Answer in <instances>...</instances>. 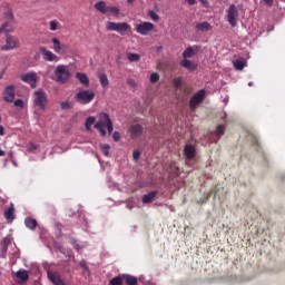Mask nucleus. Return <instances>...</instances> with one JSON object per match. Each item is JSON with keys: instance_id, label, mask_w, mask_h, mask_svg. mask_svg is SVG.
<instances>
[{"instance_id": "f257e3e1", "label": "nucleus", "mask_w": 285, "mask_h": 285, "mask_svg": "<svg viewBox=\"0 0 285 285\" xmlns=\"http://www.w3.org/2000/svg\"><path fill=\"white\" fill-rule=\"evenodd\" d=\"M94 128L96 130H99L101 137H106V128L108 131V135H112V120L110 119V116L106 112L100 114L99 120L95 124Z\"/></svg>"}, {"instance_id": "f03ea898", "label": "nucleus", "mask_w": 285, "mask_h": 285, "mask_svg": "<svg viewBox=\"0 0 285 285\" xmlns=\"http://www.w3.org/2000/svg\"><path fill=\"white\" fill-rule=\"evenodd\" d=\"M106 30L109 32H118V35H126V32H129L131 30V27L128 24V22H112L107 21L106 22Z\"/></svg>"}, {"instance_id": "7ed1b4c3", "label": "nucleus", "mask_w": 285, "mask_h": 285, "mask_svg": "<svg viewBox=\"0 0 285 285\" xmlns=\"http://www.w3.org/2000/svg\"><path fill=\"white\" fill-rule=\"evenodd\" d=\"M55 80L58 83H66L68 79H70V70L68 69V66L66 65H59L56 67L55 71Z\"/></svg>"}, {"instance_id": "20e7f679", "label": "nucleus", "mask_w": 285, "mask_h": 285, "mask_svg": "<svg viewBox=\"0 0 285 285\" xmlns=\"http://www.w3.org/2000/svg\"><path fill=\"white\" fill-rule=\"evenodd\" d=\"M94 99H95V91L90 89H81L75 96V100L78 104H81L82 106L90 104Z\"/></svg>"}, {"instance_id": "39448f33", "label": "nucleus", "mask_w": 285, "mask_h": 285, "mask_svg": "<svg viewBox=\"0 0 285 285\" xmlns=\"http://www.w3.org/2000/svg\"><path fill=\"white\" fill-rule=\"evenodd\" d=\"M33 106L38 108V110H46V106H48V96L46 91L38 90L33 94Z\"/></svg>"}, {"instance_id": "423d86ee", "label": "nucleus", "mask_w": 285, "mask_h": 285, "mask_svg": "<svg viewBox=\"0 0 285 285\" xmlns=\"http://www.w3.org/2000/svg\"><path fill=\"white\" fill-rule=\"evenodd\" d=\"M4 19H7V21L0 27V35H3V32H12V28L14 27V13H12V11H7Z\"/></svg>"}, {"instance_id": "0eeeda50", "label": "nucleus", "mask_w": 285, "mask_h": 285, "mask_svg": "<svg viewBox=\"0 0 285 285\" xmlns=\"http://www.w3.org/2000/svg\"><path fill=\"white\" fill-rule=\"evenodd\" d=\"M155 30V24L153 22H140L135 26V31L142 37H147Z\"/></svg>"}, {"instance_id": "6e6552de", "label": "nucleus", "mask_w": 285, "mask_h": 285, "mask_svg": "<svg viewBox=\"0 0 285 285\" xmlns=\"http://www.w3.org/2000/svg\"><path fill=\"white\" fill-rule=\"evenodd\" d=\"M239 18V11L235 4H230L227 10V21L232 28L237 27V19Z\"/></svg>"}, {"instance_id": "1a4fd4ad", "label": "nucleus", "mask_w": 285, "mask_h": 285, "mask_svg": "<svg viewBox=\"0 0 285 285\" xmlns=\"http://www.w3.org/2000/svg\"><path fill=\"white\" fill-rule=\"evenodd\" d=\"M206 99V90L202 89L198 92H196L189 100V108L190 110H195L202 101Z\"/></svg>"}, {"instance_id": "9d476101", "label": "nucleus", "mask_w": 285, "mask_h": 285, "mask_svg": "<svg viewBox=\"0 0 285 285\" xmlns=\"http://www.w3.org/2000/svg\"><path fill=\"white\" fill-rule=\"evenodd\" d=\"M14 48H19V38L7 36L6 43L1 47V50L8 52V50H14Z\"/></svg>"}, {"instance_id": "9b49d317", "label": "nucleus", "mask_w": 285, "mask_h": 285, "mask_svg": "<svg viewBox=\"0 0 285 285\" xmlns=\"http://www.w3.org/2000/svg\"><path fill=\"white\" fill-rule=\"evenodd\" d=\"M2 95H3V100L7 101V104H12V101H14V86L12 85L7 86Z\"/></svg>"}, {"instance_id": "f8f14e48", "label": "nucleus", "mask_w": 285, "mask_h": 285, "mask_svg": "<svg viewBox=\"0 0 285 285\" xmlns=\"http://www.w3.org/2000/svg\"><path fill=\"white\" fill-rule=\"evenodd\" d=\"M21 80L24 83H29L31 88H35L37 86V73L29 72L21 76Z\"/></svg>"}, {"instance_id": "ddd939ff", "label": "nucleus", "mask_w": 285, "mask_h": 285, "mask_svg": "<svg viewBox=\"0 0 285 285\" xmlns=\"http://www.w3.org/2000/svg\"><path fill=\"white\" fill-rule=\"evenodd\" d=\"M40 52L42 53L45 61H59L57 55H55L52 51L48 50L45 47L40 48Z\"/></svg>"}, {"instance_id": "4468645a", "label": "nucleus", "mask_w": 285, "mask_h": 285, "mask_svg": "<svg viewBox=\"0 0 285 285\" xmlns=\"http://www.w3.org/2000/svg\"><path fill=\"white\" fill-rule=\"evenodd\" d=\"M142 132H144V127L139 124L132 125L130 127V135L132 139H137L141 137Z\"/></svg>"}, {"instance_id": "2eb2a0df", "label": "nucleus", "mask_w": 285, "mask_h": 285, "mask_svg": "<svg viewBox=\"0 0 285 285\" xmlns=\"http://www.w3.org/2000/svg\"><path fill=\"white\" fill-rule=\"evenodd\" d=\"M184 155L188 161L195 159L196 150L193 145H186L184 148Z\"/></svg>"}, {"instance_id": "dca6fc26", "label": "nucleus", "mask_w": 285, "mask_h": 285, "mask_svg": "<svg viewBox=\"0 0 285 285\" xmlns=\"http://www.w3.org/2000/svg\"><path fill=\"white\" fill-rule=\"evenodd\" d=\"M180 66L181 68H186V70H189L190 72H195V70H197V66L188 60L187 58H184L181 61H180Z\"/></svg>"}, {"instance_id": "f3484780", "label": "nucleus", "mask_w": 285, "mask_h": 285, "mask_svg": "<svg viewBox=\"0 0 285 285\" xmlns=\"http://www.w3.org/2000/svg\"><path fill=\"white\" fill-rule=\"evenodd\" d=\"M76 79H78V81H80L81 86H83L85 88H88V86H90V79L83 72H77Z\"/></svg>"}, {"instance_id": "a211bd4d", "label": "nucleus", "mask_w": 285, "mask_h": 285, "mask_svg": "<svg viewBox=\"0 0 285 285\" xmlns=\"http://www.w3.org/2000/svg\"><path fill=\"white\" fill-rule=\"evenodd\" d=\"M48 279L55 285H63V281H61V276H59L55 272H48Z\"/></svg>"}, {"instance_id": "6ab92c4d", "label": "nucleus", "mask_w": 285, "mask_h": 285, "mask_svg": "<svg viewBox=\"0 0 285 285\" xmlns=\"http://www.w3.org/2000/svg\"><path fill=\"white\" fill-rule=\"evenodd\" d=\"M196 30L197 32H208L209 30H213V26H210L209 22H198L196 23Z\"/></svg>"}, {"instance_id": "aec40b11", "label": "nucleus", "mask_w": 285, "mask_h": 285, "mask_svg": "<svg viewBox=\"0 0 285 285\" xmlns=\"http://www.w3.org/2000/svg\"><path fill=\"white\" fill-rule=\"evenodd\" d=\"M122 282H125L126 285H137L139 284V281L137 277L130 275V274H122Z\"/></svg>"}, {"instance_id": "412c9836", "label": "nucleus", "mask_w": 285, "mask_h": 285, "mask_svg": "<svg viewBox=\"0 0 285 285\" xmlns=\"http://www.w3.org/2000/svg\"><path fill=\"white\" fill-rule=\"evenodd\" d=\"M17 279H19L20 284H23V282H28L30 275H28V271L20 269L16 273Z\"/></svg>"}, {"instance_id": "4be33fe9", "label": "nucleus", "mask_w": 285, "mask_h": 285, "mask_svg": "<svg viewBox=\"0 0 285 285\" xmlns=\"http://www.w3.org/2000/svg\"><path fill=\"white\" fill-rule=\"evenodd\" d=\"M198 48L197 47H188L184 52H183V58L184 59H190L195 57Z\"/></svg>"}, {"instance_id": "5701e85b", "label": "nucleus", "mask_w": 285, "mask_h": 285, "mask_svg": "<svg viewBox=\"0 0 285 285\" xmlns=\"http://www.w3.org/2000/svg\"><path fill=\"white\" fill-rule=\"evenodd\" d=\"M157 198V191H150L142 196V204H151Z\"/></svg>"}, {"instance_id": "b1692460", "label": "nucleus", "mask_w": 285, "mask_h": 285, "mask_svg": "<svg viewBox=\"0 0 285 285\" xmlns=\"http://www.w3.org/2000/svg\"><path fill=\"white\" fill-rule=\"evenodd\" d=\"M24 225L27 226V228H29L30 230H35L38 226L37 219L32 218V217H27L24 219Z\"/></svg>"}, {"instance_id": "393cba45", "label": "nucleus", "mask_w": 285, "mask_h": 285, "mask_svg": "<svg viewBox=\"0 0 285 285\" xmlns=\"http://www.w3.org/2000/svg\"><path fill=\"white\" fill-rule=\"evenodd\" d=\"M4 217L11 222L14 219V205L11 204L8 208L4 209Z\"/></svg>"}, {"instance_id": "a878e982", "label": "nucleus", "mask_w": 285, "mask_h": 285, "mask_svg": "<svg viewBox=\"0 0 285 285\" xmlns=\"http://www.w3.org/2000/svg\"><path fill=\"white\" fill-rule=\"evenodd\" d=\"M96 10H98V12H101V14H107L108 12V6H106L105 1H99L95 4Z\"/></svg>"}, {"instance_id": "bb28decb", "label": "nucleus", "mask_w": 285, "mask_h": 285, "mask_svg": "<svg viewBox=\"0 0 285 285\" xmlns=\"http://www.w3.org/2000/svg\"><path fill=\"white\" fill-rule=\"evenodd\" d=\"M235 70H244L246 68V61L237 59L233 61Z\"/></svg>"}, {"instance_id": "cd10ccee", "label": "nucleus", "mask_w": 285, "mask_h": 285, "mask_svg": "<svg viewBox=\"0 0 285 285\" xmlns=\"http://www.w3.org/2000/svg\"><path fill=\"white\" fill-rule=\"evenodd\" d=\"M99 81H100V86H102V88H108V76L106 73H99Z\"/></svg>"}, {"instance_id": "c85d7f7f", "label": "nucleus", "mask_w": 285, "mask_h": 285, "mask_svg": "<svg viewBox=\"0 0 285 285\" xmlns=\"http://www.w3.org/2000/svg\"><path fill=\"white\" fill-rule=\"evenodd\" d=\"M127 59L128 61H130L131 63H135L137 61H139V59H141V56H139V53H127Z\"/></svg>"}, {"instance_id": "c756f323", "label": "nucleus", "mask_w": 285, "mask_h": 285, "mask_svg": "<svg viewBox=\"0 0 285 285\" xmlns=\"http://www.w3.org/2000/svg\"><path fill=\"white\" fill-rule=\"evenodd\" d=\"M109 285H124L122 276H115L109 281Z\"/></svg>"}, {"instance_id": "7c9ffc66", "label": "nucleus", "mask_w": 285, "mask_h": 285, "mask_svg": "<svg viewBox=\"0 0 285 285\" xmlns=\"http://www.w3.org/2000/svg\"><path fill=\"white\" fill-rule=\"evenodd\" d=\"M52 43L55 52H61V42L59 41V38H52Z\"/></svg>"}, {"instance_id": "2f4dec72", "label": "nucleus", "mask_w": 285, "mask_h": 285, "mask_svg": "<svg viewBox=\"0 0 285 285\" xmlns=\"http://www.w3.org/2000/svg\"><path fill=\"white\" fill-rule=\"evenodd\" d=\"M107 12H110L111 14H114V17H119L120 10L115 6H108Z\"/></svg>"}, {"instance_id": "473e14b6", "label": "nucleus", "mask_w": 285, "mask_h": 285, "mask_svg": "<svg viewBox=\"0 0 285 285\" xmlns=\"http://www.w3.org/2000/svg\"><path fill=\"white\" fill-rule=\"evenodd\" d=\"M96 119L92 116H89L85 122V126L87 128V130H90V128H92L94 124H95Z\"/></svg>"}, {"instance_id": "72a5a7b5", "label": "nucleus", "mask_w": 285, "mask_h": 285, "mask_svg": "<svg viewBox=\"0 0 285 285\" xmlns=\"http://www.w3.org/2000/svg\"><path fill=\"white\" fill-rule=\"evenodd\" d=\"M73 248L79 253L80 250H83L86 248V245L81 242H73Z\"/></svg>"}, {"instance_id": "f704fd0d", "label": "nucleus", "mask_w": 285, "mask_h": 285, "mask_svg": "<svg viewBox=\"0 0 285 285\" xmlns=\"http://www.w3.org/2000/svg\"><path fill=\"white\" fill-rule=\"evenodd\" d=\"M101 151L105 155V157H108V155H110V145L108 144L101 145Z\"/></svg>"}, {"instance_id": "c9c22d12", "label": "nucleus", "mask_w": 285, "mask_h": 285, "mask_svg": "<svg viewBox=\"0 0 285 285\" xmlns=\"http://www.w3.org/2000/svg\"><path fill=\"white\" fill-rule=\"evenodd\" d=\"M49 28H50V30H52V31L58 30V29H59V21H57V20H51V21L49 22Z\"/></svg>"}, {"instance_id": "e433bc0d", "label": "nucleus", "mask_w": 285, "mask_h": 285, "mask_svg": "<svg viewBox=\"0 0 285 285\" xmlns=\"http://www.w3.org/2000/svg\"><path fill=\"white\" fill-rule=\"evenodd\" d=\"M148 17L151 19V21H159V14L155 11H148Z\"/></svg>"}, {"instance_id": "4c0bfd02", "label": "nucleus", "mask_w": 285, "mask_h": 285, "mask_svg": "<svg viewBox=\"0 0 285 285\" xmlns=\"http://www.w3.org/2000/svg\"><path fill=\"white\" fill-rule=\"evenodd\" d=\"M79 266H80L81 269L85 271V273H90V269L88 267V263H86L85 259L80 261Z\"/></svg>"}, {"instance_id": "58836bf2", "label": "nucleus", "mask_w": 285, "mask_h": 285, "mask_svg": "<svg viewBox=\"0 0 285 285\" xmlns=\"http://www.w3.org/2000/svg\"><path fill=\"white\" fill-rule=\"evenodd\" d=\"M159 81V73L154 72L150 75V83H157Z\"/></svg>"}, {"instance_id": "ea45409f", "label": "nucleus", "mask_w": 285, "mask_h": 285, "mask_svg": "<svg viewBox=\"0 0 285 285\" xmlns=\"http://www.w3.org/2000/svg\"><path fill=\"white\" fill-rule=\"evenodd\" d=\"M225 130H226V127L224 125H218L216 127V135H224Z\"/></svg>"}, {"instance_id": "a19ab883", "label": "nucleus", "mask_w": 285, "mask_h": 285, "mask_svg": "<svg viewBox=\"0 0 285 285\" xmlns=\"http://www.w3.org/2000/svg\"><path fill=\"white\" fill-rule=\"evenodd\" d=\"M13 106H16V108L23 109L24 102H23V100H21V99H17V100L13 102Z\"/></svg>"}, {"instance_id": "79ce46f5", "label": "nucleus", "mask_w": 285, "mask_h": 285, "mask_svg": "<svg viewBox=\"0 0 285 285\" xmlns=\"http://www.w3.org/2000/svg\"><path fill=\"white\" fill-rule=\"evenodd\" d=\"M38 146L35 142H29L27 145V149L29 150V153H32V150H37Z\"/></svg>"}, {"instance_id": "37998d69", "label": "nucleus", "mask_w": 285, "mask_h": 285, "mask_svg": "<svg viewBox=\"0 0 285 285\" xmlns=\"http://www.w3.org/2000/svg\"><path fill=\"white\" fill-rule=\"evenodd\" d=\"M61 110H68L70 108V102L62 101L60 102Z\"/></svg>"}, {"instance_id": "c03bdc74", "label": "nucleus", "mask_w": 285, "mask_h": 285, "mask_svg": "<svg viewBox=\"0 0 285 285\" xmlns=\"http://www.w3.org/2000/svg\"><path fill=\"white\" fill-rule=\"evenodd\" d=\"M112 139L114 141H119L121 139V134H119V131H115L112 134Z\"/></svg>"}, {"instance_id": "a18cd8bd", "label": "nucleus", "mask_w": 285, "mask_h": 285, "mask_svg": "<svg viewBox=\"0 0 285 285\" xmlns=\"http://www.w3.org/2000/svg\"><path fill=\"white\" fill-rule=\"evenodd\" d=\"M174 86H176V88H179V86H181V78H175L173 80Z\"/></svg>"}, {"instance_id": "49530a36", "label": "nucleus", "mask_w": 285, "mask_h": 285, "mask_svg": "<svg viewBox=\"0 0 285 285\" xmlns=\"http://www.w3.org/2000/svg\"><path fill=\"white\" fill-rule=\"evenodd\" d=\"M2 253H8V240L7 239L3 240Z\"/></svg>"}, {"instance_id": "de8ad7c7", "label": "nucleus", "mask_w": 285, "mask_h": 285, "mask_svg": "<svg viewBox=\"0 0 285 285\" xmlns=\"http://www.w3.org/2000/svg\"><path fill=\"white\" fill-rule=\"evenodd\" d=\"M140 156H141V153H139V150H135L132 154L135 161H137V159H139Z\"/></svg>"}, {"instance_id": "09e8293b", "label": "nucleus", "mask_w": 285, "mask_h": 285, "mask_svg": "<svg viewBox=\"0 0 285 285\" xmlns=\"http://www.w3.org/2000/svg\"><path fill=\"white\" fill-rule=\"evenodd\" d=\"M6 135L4 128L2 125H0V137H3Z\"/></svg>"}, {"instance_id": "8fccbe9b", "label": "nucleus", "mask_w": 285, "mask_h": 285, "mask_svg": "<svg viewBox=\"0 0 285 285\" xmlns=\"http://www.w3.org/2000/svg\"><path fill=\"white\" fill-rule=\"evenodd\" d=\"M188 6H195L197 3V0H186Z\"/></svg>"}, {"instance_id": "3c124183", "label": "nucleus", "mask_w": 285, "mask_h": 285, "mask_svg": "<svg viewBox=\"0 0 285 285\" xmlns=\"http://www.w3.org/2000/svg\"><path fill=\"white\" fill-rule=\"evenodd\" d=\"M266 6H273L274 0H263Z\"/></svg>"}, {"instance_id": "603ef678", "label": "nucleus", "mask_w": 285, "mask_h": 285, "mask_svg": "<svg viewBox=\"0 0 285 285\" xmlns=\"http://www.w3.org/2000/svg\"><path fill=\"white\" fill-rule=\"evenodd\" d=\"M127 83H128V86H132V87L136 86V83L134 82V80H128Z\"/></svg>"}, {"instance_id": "864d4df0", "label": "nucleus", "mask_w": 285, "mask_h": 285, "mask_svg": "<svg viewBox=\"0 0 285 285\" xmlns=\"http://www.w3.org/2000/svg\"><path fill=\"white\" fill-rule=\"evenodd\" d=\"M203 6H208V0H199Z\"/></svg>"}, {"instance_id": "5fc2aeb1", "label": "nucleus", "mask_w": 285, "mask_h": 285, "mask_svg": "<svg viewBox=\"0 0 285 285\" xmlns=\"http://www.w3.org/2000/svg\"><path fill=\"white\" fill-rule=\"evenodd\" d=\"M6 155V151H3L2 149H0V157H3Z\"/></svg>"}, {"instance_id": "6e6d98bb", "label": "nucleus", "mask_w": 285, "mask_h": 285, "mask_svg": "<svg viewBox=\"0 0 285 285\" xmlns=\"http://www.w3.org/2000/svg\"><path fill=\"white\" fill-rule=\"evenodd\" d=\"M127 3L132 4V3H135V0H127Z\"/></svg>"}, {"instance_id": "4d7b16f0", "label": "nucleus", "mask_w": 285, "mask_h": 285, "mask_svg": "<svg viewBox=\"0 0 285 285\" xmlns=\"http://www.w3.org/2000/svg\"><path fill=\"white\" fill-rule=\"evenodd\" d=\"M1 257H2V258H6V253L2 252V253H1Z\"/></svg>"}, {"instance_id": "13d9d810", "label": "nucleus", "mask_w": 285, "mask_h": 285, "mask_svg": "<svg viewBox=\"0 0 285 285\" xmlns=\"http://www.w3.org/2000/svg\"><path fill=\"white\" fill-rule=\"evenodd\" d=\"M0 122H1V116H0Z\"/></svg>"}]
</instances>
